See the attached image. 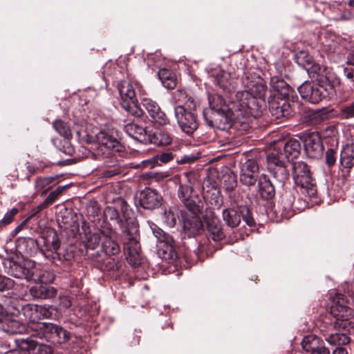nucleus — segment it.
Segmentation results:
<instances>
[{
    "instance_id": "f257e3e1",
    "label": "nucleus",
    "mask_w": 354,
    "mask_h": 354,
    "mask_svg": "<svg viewBox=\"0 0 354 354\" xmlns=\"http://www.w3.org/2000/svg\"><path fill=\"white\" fill-rule=\"evenodd\" d=\"M32 334L27 338L18 339L19 346L24 351L34 350L38 342L33 338L44 339L53 344H63L71 339V333L62 326L51 322H38L29 326Z\"/></svg>"
},
{
    "instance_id": "f03ea898",
    "label": "nucleus",
    "mask_w": 354,
    "mask_h": 354,
    "mask_svg": "<svg viewBox=\"0 0 354 354\" xmlns=\"http://www.w3.org/2000/svg\"><path fill=\"white\" fill-rule=\"evenodd\" d=\"M227 106L236 117L234 125L240 124L243 131L249 129L251 117L257 118L261 115L258 100L246 90L236 92Z\"/></svg>"
},
{
    "instance_id": "7ed1b4c3",
    "label": "nucleus",
    "mask_w": 354,
    "mask_h": 354,
    "mask_svg": "<svg viewBox=\"0 0 354 354\" xmlns=\"http://www.w3.org/2000/svg\"><path fill=\"white\" fill-rule=\"evenodd\" d=\"M315 70H319V68L315 67L309 71L308 76L312 82H305L298 87L301 97L312 104L318 103L333 91L330 70L320 73H316Z\"/></svg>"
},
{
    "instance_id": "20e7f679",
    "label": "nucleus",
    "mask_w": 354,
    "mask_h": 354,
    "mask_svg": "<svg viewBox=\"0 0 354 354\" xmlns=\"http://www.w3.org/2000/svg\"><path fill=\"white\" fill-rule=\"evenodd\" d=\"M330 314L335 318V328L345 332L354 329V323L350 319L353 315V310L347 306L345 297L342 294H336L333 299Z\"/></svg>"
},
{
    "instance_id": "39448f33",
    "label": "nucleus",
    "mask_w": 354,
    "mask_h": 354,
    "mask_svg": "<svg viewBox=\"0 0 354 354\" xmlns=\"http://www.w3.org/2000/svg\"><path fill=\"white\" fill-rule=\"evenodd\" d=\"M292 175L296 188L299 189L303 195L309 198L316 195V184L306 162L303 161L293 162Z\"/></svg>"
},
{
    "instance_id": "423d86ee",
    "label": "nucleus",
    "mask_w": 354,
    "mask_h": 354,
    "mask_svg": "<svg viewBox=\"0 0 354 354\" xmlns=\"http://www.w3.org/2000/svg\"><path fill=\"white\" fill-rule=\"evenodd\" d=\"M123 233L125 236L124 248L128 251L129 256L136 264L140 260V245L139 225L135 218H129L125 221Z\"/></svg>"
},
{
    "instance_id": "0eeeda50",
    "label": "nucleus",
    "mask_w": 354,
    "mask_h": 354,
    "mask_svg": "<svg viewBox=\"0 0 354 354\" xmlns=\"http://www.w3.org/2000/svg\"><path fill=\"white\" fill-rule=\"evenodd\" d=\"M268 169L272 176L282 187L289 179V172L286 161L279 158L277 152H270L267 155Z\"/></svg>"
},
{
    "instance_id": "6e6552de",
    "label": "nucleus",
    "mask_w": 354,
    "mask_h": 354,
    "mask_svg": "<svg viewBox=\"0 0 354 354\" xmlns=\"http://www.w3.org/2000/svg\"><path fill=\"white\" fill-rule=\"evenodd\" d=\"M174 113L183 131L191 134L197 129L198 122L196 113L186 110L183 106H177L175 107Z\"/></svg>"
},
{
    "instance_id": "1a4fd4ad",
    "label": "nucleus",
    "mask_w": 354,
    "mask_h": 354,
    "mask_svg": "<svg viewBox=\"0 0 354 354\" xmlns=\"http://www.w3.org/2000/svg\"><path fill=\"white\" fill-rule=\"evenodd\" d=\"M142 104L148 114L149 120L153 124L162 126L169 124L168 118L156 102L150 98L144 97Z\"/></svg>"
},
{
    "instance_id": "9d476101",
    "label": "nucleus",
    "mask_w": 354,
    "mask_h": 354,
    "mask_svg": "<svg viewBox=\"0 0 354 354\" xmlns=\"http://www.w3.org/2000/svg\"><path fill=\"white\" fill-rule=\"evenodd\" d=\"M300 142L295 139L277 143L276 147L270 152H277L279 158L283 160L297 158L300 153Z\"/></svg>"
},
{
    "instance_id": "9b49d317",
    "label": "nucleus",
    "mask_w": 354,
    "mask_h": 354,
    "mask_svg": "<svg viewBox=\"0 0 354 354\" xmlns=\"http://www.w3.org/2000/svg\"><path fill=\"white\" fill-rule=\"evenodd\" d=\"M180 221L183 223V229L188 236H194L203 230V225L198 214H192L180 211Z\"/></svg>"
},
{
    "instance_id": "f8f14e48",
    "label": "nucleus",
    "mask_w": 354,
    "mask_h": 354,
    "mask_svg": "<svg viewBox=\"0 0 354 354\" xmlns=\"http://www.w3.org/2000/svg\"><path fill=\"white\" fill-rule=\"evenodd\" d=\"M259 171V165L257 160H247L241 165L240 181L245 186H252L257 182V173Z\"/></svg>"
},
{
    "instance_id": "ddd939ff",
    "label": "nucleus",
    "mask_w": 354,
    "mask_h": 354,
    "mask_svg": "<svg viewBox=\"0 0 354 354\" xmlns=\"http://www.w3.org/2000/svg\"><path fill=\"white\" fill-rule=\"evenodd\" d=\"M24 314L29 318L31 324H37V321L40 319H48L53 315V310L50 306L42 305L28 304L24 308Z\"/></svg>"
},
{
    "instance_id": "4468645a",
    "label": "nucleus",
    "mask_w": 354,
    "mask_h": 354,
    "mask_svg": "<svg viewBox=\"0 0 354 354\" xmlns=\"http://www.w3.org/2000/svg\"><path fill=\"white\" fill-rule=\"evenodd\" d=\"M304 146L307 156L311 158H317L322 154L321 138L316 133H311L305 137Z\"/></svg>"
},
{
    "instance_id": "2eb2a0df",
    "label": "nucleus",
    "mask_w": 354,
    "mask_h": 354,
    "mask_svg": "<svg viewBox=\"0 0 354 354\" xmlns=\"http://www.w3.org/2000/svg\"><path fill=\"white\" fill-rule=\"evenodd\" d=\"M268 109L275 119L288 117L290 114V105L286 100L274 97L268 101Z\"/></svg>"
},
{
    "instance_id": "dca6fc26",
    "label": "nucleus",
    "mask_w": 354,
    "mask_h": 354,
    "mask_svg": "<svg viewBox=\"0 0 354 354\" xmlns=\"http://www.w3.org/2000/svg\"><path fill=\"white\" fill-rule=\"evenodd\" d=\"M7 273L17 279H24L26 281L35 280L34 278L33 270L26 268L19 263L8 261L6 263Z\"/></svg>"
},
{
    "instance_id": "f3484780",
    "label": "nucleus",
    "mask_w": 354,
    "mask_h": 354,
    "mask_svg": "<svg viewBox=\"0 0 354 354\" xmlns=\"http://www.w3.org/2000/svg\"><path fill=\"white\" fill-rule=\"evenodd\" d=\"M204 219L211 238L215 241L222 240L225 234L219 218L210 212L209 214L205 215Z\"/></svg>"
},
{
    "instance_id": "a211bd4d",
    "label": "nucleus",
    "mask_w": 354,
    "mask_h": 354,
    "mask_svg": "<svg viewBox=\"0 0 354 354\" xmlns=\"http://www.w3.org/2000/svg\"><path fill=\"white\" fill-rule=\"evenodd\" d=\"M101 234L103 237L102 247L107 255H115L120 251L118 243L113 239V230L111 227L106 226L101 229Z\"/></svg>"
},
{
    "instance_id": "6ab92c4d",
    "label": "nucleus",
    "mask_w": 354,
    "mask_h": 354,
    "mask_svg": "<svg viewBox=\"0 0 354 354\" xmlns=\"http://www.w3.org/2000/svg\"><path fill=\"white\" fill-rule=\"evenodd\" d=\"M301 346L304 351L308 354H330V351L326 346L319 344V339L316 336H306Z\"/></svg>"
},
{
    "instance_id": "aec40b11",
    "label": "nucleus",
    "mask_w": 354,
    "mask_h": 354,
    "mask_svg": "<svg viewBox=\"0 0 354 354\" xmlns=\"http://www.w3.org/2000/svg\"><path fill=\"white\" fill-rule=\"evenodd\" d=\"M295 60L299 66L304 67L306 70L308 75L310 70H313V68L314 69L315 67L319 68V70H315L316 73H324V71L330 70L326 66H322L317 64H315L311 55L308 52L304 50H301L296 54Z\"/></svg>"
},
{
    "instance_id": "412c9836",
    "label": "nucleus",
    "mask_w": 354,
    "mask_h": 354,
    "mask_svg": "<svg viewBox=\"0 0 354 354\" xmlns=\"http://www.w3.org/2000/svg\"><path fill=\"white\" fill-rule=\"evenodd\" d=\"M160 196L151 189L147 188L140 192L139 201L140 205L145 209H154L160 204Z\"/></svg>"
},
{
    "instance_id": "4be33fe9",
    "label": "nucleus",
    "mask_w": 354,
    "mask_h": 354,
    "mask_svg": "<svg viewBox=\"0 0 354 354\" xmlns=\"http://www.w3.org/2000/svg\"><path fill=\"white\" fill-rule=\"evenodd\" d=\"M1 329L10 334H21L26 330V327L17 320L2 317L1 319Z\"/></svg>"
},
{
    "instance_id": "5701e85b",
    "label": "nucleus",
    "mask_w": 354,
    "mask_h": 354,
    "mask_svg": "<svg viewBox=\"0 0 354 354\" xmlns=\"http://www.w3.org/2000/svg\"><path fill=\"white\" fill-rule=\"evenodd\" d=\"M259 193L264 200H270L275 195V189L266 175H262L259 180Z\"/></svg>"
},
{
    "instance_id": "b1692460",
    "label": "nucleus",
    "mask_w": 354,
    "mask_h": 354,
    "mask_svg": "<svg viewBox=\"0 0 354 354\" xmlns=\"http://www.w3.org/2000/svg\"><path fill=\"white\" fill-rule=\"evenodd\" d=\"M174 243L164 241L158 245V255L169 263L174 262L178 257L177 253L174 250Z\"/></svg>"
},
{
    "instance_id": "393cba45",
    "label": "nucleus",
    "mask_w": 354,
    "mask_h": 354,
    "mask_svg": "<svg viewBox=\"0 0 354 354\" xmlns=\"http://www.w3.org/2000/svg\"><path fill=\"white\" fill-rule=\"evenodd\" d=\"M118 88L121 97V102L135 100L136 99L135 89L129 81H121L118 84Z\"/></svg>"
},
{
    "instance_id": "a878e982",
    "label": "nucleus",
    "mask_w": 354,
    "mask_h": 354,
    "mask_svg": "<svg viewBox=\"0 0 354 354\" xmlns=\"http://www.w3.org/2000/svg\"><path fill=\"white\" fill-rule=\"evenodd\" d=\"M183 203L190 212L189 214H198L203 209V201L201 196L194 193L192 196L185 199Z\"/></svg>"
},
{
    "instance_id": "bb28decb",
    "label": "nucleus",
    "mask_w": 354,
    "mask_h": 354,
    "mask_svg": "<svg viewBox=\"0 0 354 354\" xmlns=\"http://www.w3.org/2000/svg\"><path fill=\"white\" fill-rule=\"evenodd\" d=\"M340 164L346 169H350L354 165V145H345L340 153Z\"/></svg>"
},
{
    "instance_id": "cd10ccee",
    "label": "nucleus",
    "mask_w": 354,
    "mask_h": 354,
    "mask_svg": "<svg viewBox=\"0 0 354 354\" xmlns=\"http://www.w3.org/2000/svg\"><path fill=\"white\" fill-rule=\"evenodd\" d=\"M30 290L34 297L40 299L52 298L57 294V290L55 288L41 284L35 286Z\"/></svg>"
},
{
    "instance_id": "c85d7f7f",
    "label": "nucleus",
    "mask_w": 354,
    "mask_h": 354,
    "mask_svg": "<svg viewBox=\"0 0 354 354\" xmlns=\"http://www.w3.org/2000/svg\"><path fill=\"white\" fill-rule=\"evenodd\" d=\"M158 77L165 88L174 89L176 86V75L171 71L166 68L160 69L158 71Z\"/></svg>"
},
{
    "instance_id": "c756f323",
    "label": "nucleus",
    "mask_w": 354,
    "mask_h": 354,
    "mask_svg": "<svg viewBox=\"0 0 354 354\" xmlns=\"http://www.w3.org/2000/svg\"><path fill=\"white\" fill-rule=\"evenodd\" d=\"M243 84L245 87L246 91H249L256 99L257 97H261L264 95L266 86L261 80L257 82L250 81L245 82L243 81Z\"/></svg>"
},
{
    "instance_id": "7c9ffc66",
    "label": "nucleus",
    "mask_w": 354,
    "mask_h": 354,
    "mask_svg": "<svg viewBox=\"0 0 354 354\" xmlns=\"http://www.w3.org/2000/svg\"><path fill=\"white\" fill-rule=\"evenodd\" d=\"M325 340L332 346H343L350 343V338L344 333L324 335Z\"/></svg>"
},
{
    "instance_id": "2f4dec72",
    "label": "nucleus",
    "mask_w": 354,
    "mask_h": 354,
    "mask_svg": "<svg viewBox=\"0 0 354 354\" xmlns=\"http://www.w3.org/2000/svg\"><path fill=\"white\" fill-rule=\"evenodd\" d=\"M223 218L230 227L238 226L241 222L239 207L237 209H225L223 211Z\"/></svg>"
},
{
    "instance_id": "473e14b6",
    "label": "nucleus",
    "mask_w": 354,
    "mask_h": 354,
    "mask_svg": "<svg viewBox=\"0 0 354 354\" xmlns=\"http://www.w3.org/2000/svg\"><path fill=\"white\" fill-rule=\"evenodd\" d=\"M299 189L295 190L293 188L285 189L280 197V203L286 210L293 209V205L295 201V194Z\"/></svg>"
},
{
    "instance_id": "72a5a7b5",
    "label": "nucleus",
    "mask_w": 354,
    "mask_h": 354,
    "mask_svg": "<svg viewBox=\"0 0 354 354\" xmlns=\"http://www.w3.org/2000/svg\"><path fill=\"white\" fill-rule=\"evenodd\" d=\"M270 86L281 96H287L289 94V85L277 76H273L270 78Z\"/></svg>"
},
{
    "instance_id": "f704fd0d",
    "label": "nucleus",
    "mask_w": 354,
    "mask_h": 354,
    "mask_svg": "<svg viewBox=\"0 0 354 354\" xmlns=\"http://www.w3.org/2000/svg\"><path fill=\"white\" fill-rule=\"evenodd\" d=\"M306 118L310 125H316L327 120L328 113L323 110L311 111L307 113Z\"/></svg>"
},
{
    "instance_id": "c9c22d12",
    "label": "nucleus",
    "mask_w": 354,
    "mask_h": 354,
    "mask_svg": "<svg viewBox=\"0 0 354 354\" xmlns=\"http://www.w3.org/2000/svg\"><path fill=\"white\" fill-rule=\"evenodd\" d=\"M215 83L223 90L229 91L232 85V77L230 73L221 71L214 77Z\"/></svg>"
},
{
    "instance_id": "e433bc0d",
    "label": "nucleus",
    "mask_w": 354,
    "mask_h": 354,
    "mask_svg": "<svg viewBox=\"0 0 354 354\" xmlns=\"http://www.w3.org/2000/svg\"><path fill=\"white\" fill-rule=\"evenodd\" d=\"M98 142H100V147H104L107 149H114L118 145V141L108 136L107 134L101 132L97 136Z\"/></svg>"
},
{
    "instance_id": "4c0bfd02",
    "label": "nucleus",
    "mask_w": 354,
    "mask_h": 354,
    "mask_svg": "<svg viewBox=\"0 0 354 354\" xmlns=\"http://www.w3.org/2000/svg\"><path fill=\"white\" fill-rule=\"evenodd\" d=\"M122 108L132 115L140 118L143 114V111L138 106L137 99L135 100L124 101L121 102Z\"/></svg>"
},
{
    "instance_id": "58836bf2",
    "label": "nucleus",
    "mask_w": 354,
    "mask_h": 354,
    "mask_svg": "<svg viewBox=\"0 0 354 354\" xmlns=\"http://www.w3.org/2000/svg\"><path fill=\"white\" fill-rule=\"evenodd\" d=\"M124 131L130 137L136 140H140V137L145 132V130L142 127L134 123H129L125 125Z\"/></svg>"
},
{
    "instance_id": "ea45409f",
    "label": "nucleus",
    "mask_w": 354,
    "mask_h": 354,
    "mask_svg": "<svg viewBox=\"0 0 354 354\" xmlns=\"http://www.w3.org/2000/svg\"><path fill=\"white\" fill-rule=\"evenodd\" d=\"M103 237L101 234V230L87 235L85 246L88 249L94 250L102 242Z\"/></svg>"
},
{
    "instance_id": "a19ab883",
    "label": "nucleus",
    "mask_w": 354,
    "mask_h": 354,
    "mask_svg": "<svg viewBox=\"0 0 354 354\" xmlns=\"http://www.w3.org/2000/svg\"><path fill=\"white\" fill-rule=\"evenodd\" d=\"M207 198L209 200V203L211 205L219 207L222 204V198L220 195L219 190L215 187H212L211 190H207L203 198Z\"/></svg>"
},
{
    "instance_id": "79ce46f5",
    "label": "nucleus",
    "mask_w": 354,
    "mask_h": 354,
    "mask_svg": "<svg viewBox=\"0 0 354 354\" xmlns=\"http://www.w3.org/2000/svg\"><path fill=\"white\" fill-rule=\"evenodd\" d=\"M53 127L55 131L62 136L66 139H70L72 137L71 131L69 127L64 121L61 120H55L53 124Z\"/></svg>"
},
{
    "instance_id": "37998d69",
    "label": "nucleus",
    "mask_w": 354,
    "mask_h": 354,
    "mask_svg": "<svg viewBox=\"0 0 354 354\" xmlns=\"http://www.w3.org/2000/svg\"><path fill=\"white\" fill-rule=\"evenodd\" d=\"M153 235L159 241V243L166 241V243H174V240L169 234H166L162 229L153 224L151 226Z\"/></svg>"
},
{
    "instance_id": "c03bdc74",
    "label": "nucleus",
    "mask_w": 354,
    "mask_h": 354,
    "mask_svg": "<svg viewBox=\"0 0 354 354\" xmlns=\"http://www.w3.org/2000/svg\"><path fill=\"white\" fill-rule=\"evenodd\" d=\"M53 250L55 251L53 258H57L61 261H70L73 258V254L70 253L62 254V251H58L59 249V241L57 238H54L52 241Z\"/></svg>"
},
{
    "instance_id": "a18cd8bd",
    "label": "nucleus",
    "mask_w": 354,
    "mask_h": 354,
    "mask_svg": "<svg viewBox=\"0 0 354 354\" xmlns=\"http://www.w3.org/2000/svg\"><path fill=\"white\" fill-rule=\"evenodd\" d=\"M209 106L212 110L216 111V112H224V106H225V102L223 98L220 95H216L213 97V100H211L209 99Z\"/></svg>"
},
{
    "instance_id": "49530a36",
    "label": "nucleus",
    "mask_w": 354,
    "mask_h": 354,
    "mask_svg": "<svg viewBox=\"0 0 354 354\" xmlns=\"http://www.w3.org/2000/svg\"><path fill=\"white\" fill-rule=\"evenodd\" d=\"M177 216H178V209L176 207L170 208L165 212V222L170 227H174L176 225Z\"/></svg>"
},
{
    "instance_id": "de8ad7c7",
    "label": "nucleus",
    "mask_w": 354,
    "mask_h": 354,
    "mask_svg": "<svg viewBox=\"0 0 354 354\" xmlns=\"http://www.w3.org/2000/svg\"><path fill=\"white\" fill-rule=\"evenodd\" d=\"M239 212L241 218L242 217L248 225L252 226L254 224L253 218L251 215L250 209L247 207L239 205Z\"/></svg>"
},
{
    "instance_id": "09e8293b",
    "label": "nucleus",
    "mask_w": 354,
    "mask_h": 354,
    "mask_svg": "<svg viewBox=\"0 0 354 354\" xmlns=\"http://www.w3.org/2000/svg\"><path fill=\"white\" fill-rule=\"evenodd\" d=\"M340 115L344 119L354 118V101L342 107Z\"/></svg>"
},
{
    "instance_id": "8fccbe9b",
    "label": "nucleus",
    "mask_w": 354,
    "mask_h": 354,
    "mask_svg": "<svg viewBox=\"0 0 354 354\" xmlns=\"http://www.w3.org/2000/svg\"><path fill=\"white\" fill-rule=\"evenodd\" d=\"M104 214L106 218H109L111 220H115L121 227H123L124 223L121 219L119 218V214L114 207H106L104 212Z\"/></svg>"
},
{
    "instance_id": "3c124183",
    "label": "nucleus",
    "mask_w": 354,
    "mask_h": 354,
    "mask_svg": "<svg viewBox=\"0 0 354 354\" xmlns=\"http://www.w3.org/2000/svg\"><path fill=\"white\" fill-rule=\"evenodd\" d=\"M194 194L192 188L189 185H180L178 189V196L182 202Z\"/></svg>"
},
{
    "instance_id": "603ef678",
    "label": "nucleus",
    "mask_w": 354,
    "mask_h": 354,
    "mask_svg": "<svg viewBox=\"0 0 354 354\" xmlns=\"http://www.w3.org/2000/svg\"><path fill=\"white\" fill-rule=\"evenodd\" d=\"M64 189V187L59 186L57 187V189L53 192H51L47 198L44 201V204L48 206V205L52 204L55 201V200L59 197V196L62 193Z\"/></svg>"
},
{
    "instance_id": "864d4df0",
    "label": "nucleus",
    "mask_w": 354,
    "mask_h": 354,
    "mask_svg": "<svg viewBox=\"0 0 354 354\" xmlns=\"http://www.w3.org/2000/svg\"><path fill=\"white\" fill-rule=\"evenodd\" d=\"M53 181L52 177L38 178L35 180V189L37 190H41L47 187Z\"/></svg>"
},
{
    "instance_id": "5fc2aeb1",
    "label": "nucleus",
    "mask_w": 354,
    "mask_h": 354,
    "mask_svg": "<svg viewBox=\"0 0 354 354\" xmlns=\"http://www.w3.org/2000/svg\"><path fill=\"white\" fill-rule=\"evenodd\" d=\"M223 182L227 190H232L236 185L235 176L232 174L225 176Z\"/></svg>"
},
{
    "instance_id": "6e6d98bb",
    "label": "nucleus",
    "mask_w": 354,
    "mask_h": 354,
    "mask_svg": "<svg viewBox=\"0 0 354 354\" xmlns=\"http://www.w3.org/2000/svg\"><path fill=\"white\" fill-rule=\"evenodd\" d=\"M19 212V209L16 207L12 208L9 212H8L3 216L1 220V223L3 225L10 224L14 216Z\"/></svg>"
},
{
    "instance_id": "4d7b16f0",
    "label": "nucleus",
    "mask_w": 354,
    "mask_h": 354,
    "mask_svg": "<svg viewBox=\"0 0 354 354\" xmlns=\"http://www.w3.org/2000/svg\"><path fill=\"white\" fill-rule=\"evenodd\" d=\"M335 151L333 149H328L326 152V163L328 166H333L336 162L335 156Z\"/></svg>"
},
{
    "instance_id": "13d9d810",
    "label": "nucleus",
    "mask_w": 354,
    "mask_h": 354,
    "mask_svg": "<svg viewBox=\"0 0 354 354\" xmlns=\"http://www.w3.org/2000/svg\"><path fill=\"white\" fill-rule=\"evenodd\" d=\"M344 74L348 80H352L354 78V65L348 64L344 68Z\"/></svg>"
},
{
    "instance_id": "bf43d9fd",
    "label": "nucleus",
    "mask_w": 354,
    "mask_h": 354,
    "mask_svg": "<svg viewBox=\"0 0 354 354\" xmlns=\"http://www.w3.org/2000/svg\"><path fill=\"white\" fill-rule=\"evenodd\" d=\"M47 206L43 202L42 203L39 204L37 207H35L32 208L31 210H30V216L26 219L28 221L30 218H32V217L35 216V215H37L39 212L42 211Z\"/></svg>"
},
{
    "instance_id": "052dcab7",
    "label": "nucleus",
    "mask_w": 354,
    "mask_h": 354,
    "mask_svg": "<svg viewBox=\"0 0 354 354\" xmlns=\"http://www.w3.org/2000/svg\"><path fill=\"white\" fill-rule=\"evenodd\" d=\"M59 305L62 308L66 309L71 306L72 302L68 296H61L59 297Z\"/></svg>"
},
{
    "instance_id": "680f3d73",
    "label": "nucleus",
    "mask_w": 354,
    "mask_h": 354,
    "mask_svg": "<svg viewBox=\"0 0 354 354\" xmlns=\"http://www.w3.org/2000/svg\"><path fill=\"white\" fill-rule=\"evenodd\" d=\"M38 354H51L53 352L52 348L46 344H39Z\"/></svg>"
},
{
    "instance_id": "e2e57ef3",
    "label": "nucleus",
    "mask_w": 354,
    "mask_h": 354,
    "mask_svg": "<svg viewBox=\"0 0 354 354\" xmlns=\"http://www.w3.org/2000/svg\"><path fill=\"white\" fill-rule=\"evenodd\" d=\"M159 160L162 163H167L173 159V155L170 152L163 153L158 156Z\"/></svg>"
},
{
    "instance_id": "0e129e2a",
    "label": "nucleus",
    "mask_w": 354,
    "mask_h": 354,
    "mask_svg": "<svg viewBox=\"0 0 354 354\" xmlns=\"http://www.w3.org/2000/svg\"><path fill=\"white\" fill-rule=\"evenodd\" d=\"M160 138V143L161 145H167L171 142V138L167 133H160L159 134Z\"/></svg>"
},
{
    "instance_id": "69168bd1",
    "label": "nucleus",
    "mask_w": 354,
    "mask_h": 354,
    "mask_svg": "<svg viewBox=\"0 0 354 354\" xmlns=\"http://www.w3.org/2000/svg\"><path fill=\"white\" fill-rule=\"evenodd\" d=\"M332 354H348L347 350L343 346H337L333 351Z\"/></svg>"
},
{
    "instance_id": "338daca9",
    "label": "nucleus",
    "mask_w": 354,
    "mask_h": 354,
    "mask_svg": "<svg viewBox=\"0 0 354 354\" xmlns=\"http://www.w3.org/2000/svg\"><path fill=\"white\" fill-rule=\"evenodd\" d=\"M196 160V158L192 156H185L180 160V162L182 163H189L192 162Z\"/></svg>"
},
{
    "instance_id": "774afa93",
    "label": "nucleus",
    "mask_w": 354,
    "mask_h": 354,
    "mask_svg": "<svg viewBox=\"0 0 354 354\" xmlns=\"http://www.w3.org/2000/svg\"><path fill=\"white\" fill-rule=\"evenodd\" d=\"M27 219H26L24 221H23L19 225H18L15 230H14V233L15 234H17V233H19L24 227V226L26 225V222H27Z\"/></svg>"
}]
</instances>
